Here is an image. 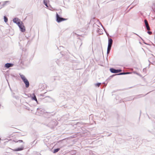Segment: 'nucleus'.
<instances>
[{"instance_id": "1a4fd4ad", "label": "nucleus", "mask_w": 155, "mask_h": 155, "mask_svg": "<svg viewBox=\"0 0 155 155\" xmlns=\"http://www.w3.org/2000/svg\"><path fill=\"white\" fill-rule=\"evenodd\" d=\"M29 58L23 57L22 58L21 62L23 63H29L30 60H29Z\"/></svg>"}, {"instance_id": "72a5a7b5", "label": "nucleus", "mask_w": 155, "mask_h": 155, "mask_svg": "<svg viewBox=\"0 0 155 155\" xmlns=\"http://www.w3.org/2000/svg\"><path fill=\"white\" fill-rule=\"evenodd\" d=\"M138 75L140 76H141V75L140 74H138Z\"/></svg>"}, {"instance_id": "7c9ffc66", "label": "nucleus", "mask_w": 155, "mask_h": 155, "mask_svg": "<svg viewBox=\"0 0 155 155\" xmlns=\"http://www.w3.org/2000/svg\"><path fill=\"white\" fill-rule=\"evenodd\" d=\"M132 72V73H133L134 74H136V73H137V72H136V71H134Z\"/></svg>"}, {"instance_id": "58836bf2", "label": "nucleus", "mask_w": 155, "mask_h": 155, "mask_svg": "<svg viewBox=\"0 0 155 155\" xmlns=\"http://www.w3.org/2000/svg\"><path fill=\"white\" fill-rule=\"evenodd\" d=\"M137 0H135L134 1V2H137Z\"/></svg>"}, {"instance_id": "f03ea898", "label": "nucleus", "mask_w": 155, "mask_h": 155, "mask_svg": "<svg viewBox=\"0 0 155 155\" xmlns=\"http://www.w3.org/2000/svg\"><path fill=\"white\" fill-rule=\"evenodd\" d=\"M19 75L21 79L25 84L26 87L27 88L29 86V83L28 79L24 75L21 74H19Z\"/></svg>"}, {"instance_id": "ea45409f", "label": "nucleus", "mask_w": 155, "mask_h": 155, "mask_svg": "<svg viewBox=\"0 0 155 155\" xmlns=\"http://www.w3.org/2000/svg\"><path fill=\"white\" fill-rule=\"evenodd\" d=\"M145 70H146V69H145V68H144V69H143V71H145Z\"/></svg>"}, {"instance_id": "a878e982", "label": "nucleus", "mask_w": 155, "mask_h": 155, "mask_svg": "<svg viewBox=\"0 0 155 155\" xmlns=\"http://www.w3.org/2000/svg\"><path fill=\"white\" fill-rule=\"evenodd\" d=\"M152 8H153L155 9V2L153 4Z\"/></svg>"}, {"instance_id": "2f4dec72", "label": "nucleus", "mask_w": 155, "mask_h": 155, "mask_svg": "<svg viewBox=\"0 0 155 155\" xmlns=\"http://www.w3.org/2000/svg\"><path fill=\"white\" fill-rule=\"evenodd\" d=\"M35 142V140L33 142H32L31 143V145H32L33 143Z\"/></svg>"}, {"instance_id": "b1692460", "label": "nucleus", "mask_w": 155, "mask_h": 155, "mask_svg": "<svg viewBox=\"0 0 155 155\" xmlns=\"http://www.w3.org/2000/svg\"><path fill=\"white\" fill-rule=\"evenodd\" d=\"M102 27L103 28V29H104V31H105V32H106V33L107 35V36H109V34L108 33V32L105 29H104V28L102 26Z\"/></svg>"}, {"instance_id": "c756f323", "label": "nucleus", "mask_w": 155, "mask_h": 155, "mask_svg": "<svg viewBox=\"0 0 155 155\" xmlns=\"http://www.w3.org/2000/svg\"><path fill=\"white\" fill-rule=\"evenodd\" d=\"M8 1H5L4 2V3L3 4V5H5V4H6V3L7 2H8Z\"/></svg>"}, {"instance_id": "393cba45", "label": "nucleus", "mask_w": 155, "mask_h": 155, "mask_svg": "<svg viewBox=\"0 0 155 155\" xmlns=\"http://www.w3.org/2000/svg\"><path fill=\"white\" fill-rule=\"evenodd\" d=\"M13 97L15 98V99H19V97L18 96L13 95Z\"/></svg>"}, {"instance_id": "5701e85b", "label": "nucleus", "mask_w": 155, "mask_h": 155, "mask_svg": "<svg viewBox=\"0 0 155 155\" xmlns=\"http://www.w3.org/2000/svg\"><path fill=\"white\" fill-rule=\"evenodd\" d=\"M61 18V19H62V20H61V21L58 20V21L59 22H61L62 21L67 20V18Z\"/></svg>"}, {"instance_id": "ddd939ff", "label": "nucleus", "mask_w": 155, "mask_h": 155, "mask_svg": "<svg viewBox=\"0 0 155 155\" xmlns=\"http://www.w3.org/2000/svg\"><path fill=\"white\" fill-rule=\"evenodd\" d=\"M113 40L111 38H108V45L112 46L113 43Z\"/></svg>"}, {"instance_id": "4be33fe9", "label": "nucleus", "mask_w": 155, "mask_h": 155, "mask_svg": "<svg viewBox=\"0 0 155 155\" xmlns=\"http://www.w3.org/2000/svg\"><path fill=\"white\" fill-rule=\"evenodd\" d=\"M117 75H125V72H121L116 74Z\"/></svg>"}, {"instance_id": "aec40b11", "label": "nucleus", "mask_w": 155, "mask_h": 155, "mask_svg": "<svg viewBox=\"0 0 155 155\" xmlns=\"http://www.w3.org/2000/svg\"><path fill=\"white\" fill-rule=\"evenodd\" d=\"M101 83H96L95 84V86L96 87H99L100 86V85L101 84Z\"/></svg>"}, {"instance_id": "412c9836", "label": "nucleus", "mask_w": 155, "mask_h": 155, "mask_svg": "<svg viewBox=\"0 0 155 155\" xmlns=\"http://www.w3.org/2000/svg\"><path fill=\"white\" fill-rule=\"evenodd\" d=\"M56 63L59 66H60L61 65V64L60 63V61L59 60H57L56 61Z\"/></svg>"}, {"instance_id": "e433bc0d", "label": "nucleus", "mask_w": 155, "mask_h": 155, "mask_svg": "<svg viewBox=\"0 0 155 155\" xmlns=\"http://www.w3.org/2000/svg\"><path fill=\"white\" fill-rule=\"evenodd\" d=\"M138 74H139V73H137H137H136V74H137V75H138Z\"/></svg>"}, {"instance_id": "c85d7f7f", "label": "nucleus", "mask_w": 155, "mask_h": 155, "mask_svg": "<svg viewBox=\"0 0 155 155\" xmlns=\"http://www.w3.org/2000/svg\"><path fill=\"white\" fill-rule=\"evenodd\" d=\"M18 142H19V143H24V142H23V141L22 140H19Z\"/></svg>"}, {"instance_id": "37998d69", "label": "nucleus", "mask_w": 155, "mask_h": 155, "mask_svg": "<svg viewBox=\"0 0 155 155\" xmlns=\"http://www.w3.org/2000/svg\"><path fill=\"white\" fill-rule=\"evenodd\" d=\"M39 155H41V154L40 153H39Z\"/></svg>"}, {"instance_id": "f3484780", "label": "nucleus", "mask_w": 155, "mask_h": 155, "mask_svg": "<svg viewBox=\"0 0 155 155\" xmlns=\"http://www.w3.org/2000/svg\"><path fill=\"white\" fill-rule=\"evenodd\" d=\"M43 2L45 6L46 7L48 6L47 4V0H43Z\"/></svg>"}, {"instance_id": "f257e3e1", "label": "nucleus", "mask_w": 155, "mask_h": 155, "mask_svg": "<svg viewBox=\"0 0 155 155\" xmlns=\"http://www.w3.org/2000/svg\"><path fill=\"white\" fill-rule=\"evenodd\" d=\"M46 126L51 128H52L54 126L57 125V121L55 120H52V118L49 117L47 119Z\"/></svg>"}, {"instance_id": "4c0bfd02", "label": "nucleus", "mask_w": 155, "mask_h": 155, "mask_svg": "<svg viewBox=\"0 0 155 155\" xmlns=\"http://www.w3.org/2000/svg\"><path fill=\"white\" fill-rule=\"evenodd\" d=\"M141 95H143V94L139 95H138V96H141Z\"/></svg>"}, {"instance_id": "a211bd4d", "label": "nucleus", "mask_w": 155, "mask_h": 155, "mask_svg": "<svg viewBox=\"0 0 155 155\" xmlns=\"http://www.w3.org/2000/svg\"><path fill=\"white\" fill-rule=\"evenodd\" d=\"M4 21L6 23L8 21V18L6 17V16H4Z\"/></svg>"}, {"instance_id": "f8f14e48", "label": "nucleus", "mask_w": 155, "mask_h": 155, "mask_svg": "<svg viewBox=\"0 0 155 155\" xmlns=\"http://www.w3.org/2000/svg\"><path fill=\"white\" fill-rule=\"evenodd\" d=\"M111 46H110L108 45L107 48V57L108 54H109L110 50L111 49Z\"/></svg>"}, {"instance_id": "6e6552de", "label": "nucleus", "mask_w": 155, "mask_h": 155, "mask_svg": "<svg viewBox=\"0 0 155 155\" xmlns=\"http://www.w3.org/2000/svg\"><path fill=\"white\" fill-rule=\"evenodd\" d=\"M30 97L31 98V99L32 100H34L37 103H38V100H37V99L36 98V96L35 94L34 93L32 94H30Z\"/></svg>"}, {"instance_id": "423d86ee", "label": "nucleus", "mask_w": 155, "mask_h": 155, "mask_svg": "<svg viewBox=\"0 0 155 155\" xmlns=\"http://www.w3.org/2000/svg\"><path fill=\"white\" fill-rule=\"evenodd\" d=\"M24 149V145H22L21 147H18L14 149L13 150V151H20L23 150Z\"/></svg>"}, {"instance_id": "473e14b6", "label": "nucleus", "mask_w": 155, "mask_h": 155, "mask_svg": "<svg viewBox=\"0 0 155 155\" xmlns=\"http://www.w3.org/2000/svg\"><path fill=\"white\" fill-rule=\"evenodd\" d=\"M149 131V132L151 133L152 134H154V132H151L150 131Z\"/></svg>"}, {"instance_id": "79ce46f5", "label": "nucleus", "mask_w": 155, "mask_h": 155, "mask_svg": "<svg viewBox=\"0 0 155 155\" xmlns=\"http://www.w3.org/2000/svg\"><path fill=\"white\" fill-rule=\"evenodd\" d=\"M152 44L153 45H154V44L153 43H152Z\"/></svg>"}, {"instance_id": "a19ab883", "label": "nucleus", "mask_w": 155, "mask_h": 155, "mask_svg": "<svg viewBox=\"0 0 155 155\" xmlns=\"http://www.w3.org/2000/svg\"><path fill=\"white\" fill-rule=\"evenodd\" d=\"M27 109H28V110H29V109L28 108H26Z\"/></svg>"}, {"instance_id": "4468645a", "label": "nucleus", "mask_w": 155, "mask_h": 155, "mask_svg": "<svg viewBox=\"0 0 155 155\" xmlns=\"http://www.w3.org/2000/svg\"><path fill=\"white\" fill-rule=\"evenodd\" d=\"M134 34L137 35L138 36H139L141 39L143 41V43L144 44L147 45H150L149 44L145 42V41H144V40L143 39V38L141 37H140V36H139L138 35H137V34L135 33H134Z\"/></svg>"}, {"instance_id": "cd10ccee", "label": "nucleus", "mask_w": 155, "mask_h": 155, "mask_svg": "<svg viewBox=\"0 0 155 155\" xmlns=\"http://www.w3.org/2000/svg\"><path fill=\"white\" fill-rule=\"evenodd\" d=\"M147 33L149 35H151L152 34V32L151 31H147Z\"/></svg>"}, {"instance_id": "39448f33", "label": "nucleus", "mask_w": 155, "mask_h": 155, "mask_svg": "<svg viewBox=\"0 0 155 155\" xmlns=\"http://www.w3.org/2000/svg\"><path fill=\"white\" fill-rule=\"evenodd\" d=\"M20 30L22 32H24L25 31V27L23 23L21 24V25L19 27Z\"/></svg>"}, {"instance_id": "20e7f679", "label": "nucleus", "mask_w": 155, "mask_h": 155, "mask_svg": "<svg viewBox=\"0 0 155 155\" xmlns=\"http://www.w3.org/2000/svg\"><path fill=\"white\" fill-rule=\"evenodd\" d=\"M37 110L36 114H37L39 115V114H43L44 113L43 110L41 108H37Z\"/></svg>"}, {"instance_id": "bb28decb", "label": "nucleus", "mask_w": 155, "mask_h": 155, "mask_svg": "<svg viewBox=\"0 0 155 155\" xmlns=\"http://www.w3.org/2000/svg\"><path fill=\"white\" fill-rule=\"evenodd\" d=\"M132 73V72H125V74H130Z\"/></svg>"}, {"instance_id": "9d476101", "label": "nucleus", "mask_w": 155, "mask_h": 155, "mask_svg": "<svg viewBox=\"0 0 155 155\" xmlns=\"http://www.w3.org/2000/svg\"><path fill=\"white\" fill-rule=\"evenodd\" d=\"M61 18H62L57 13H56V21L58 23H60L61 22H59L58 21V20L61 21L62 20L61 19Z\"/></svg>"}, {"instance_id": "6ab92c4d", "label": "nucleus", "mask_w": 155, "mask_h": 155, "mask_svg": "<svg viewBox=\"0 0 155 155\" xmlns=\"http://www.w3.org/2000/svg\"><path fill=\"white\" fill-rule=\"evenodd\" d=\"M23 23L20 21H19L18 22H17V23H16V24L19 27L21 25V24H22Z\"/></svg>"}, {"instance_id": "f704fd0d", "label": "nucleus", "mask_w": 155, "mask_h": 155, "mask_svg": "<svg viewBox=\"0 0 155 155\" xmlns=\"http://www.w3.org/2000/svg\"><path fill=\"white\" fill-rule=\"evenodd\" d=\"M138 75L140 76H141V75L140 74H138Z\"/></svg>"}, {"instance_id": "9b49d317", "label": "nucleus", "mask_w": 155, "mask_h": 155, "mask_svg": "<svg viewBox=\"0 0 155 155\" xmlns=\"http://www.w3.org/2000/svg\"><path fill=\"white\" fill-rule=\"evenodd\" d=\"M144 22L146 26V27L147 29L148 30H150V28L149 26V24L148 22L147 21L146 19H145L144 20Z\"/></svg>"}, {"instance_id": "2eb2a0df", "label": "nucleus", "mask_w": 155, "mask_h": 155, "mask_svg": "<svg viewBox=\"0 0 155 155\" xmlns=\"http://www.w3.org/2000/svg\"><path fill=\"white\" fill-rule=\"evenodd\" d=\"M19 19L18 18H13V22L14 23L16 24L17 23Z\"/></svg>"}, {"instance_id": "c9c22d12", "label": "nucleus", "mask_w": 155, "mask_h": 155, "mask_svg": "<svg viewBox=\"0 0 155 155\" xmlns=\"http://www.w3.org/2000/svg\"><path fill=\"white\" fill-rule=\"evenodd\" d=\"M116 75V74H115V75H112V76H111L112 77H113V76H115V75Z\"/></svg>"}, {"instance_id": "7ed1b4c3", "label": "nucleus", "mask_w": 155, "mask_h": 155, "mask_svg": "<svg viewBox=\"0 0 155 155\" xmlns=\"http://www.w3.org/2000/svg\"><path fill=\"white\" fill-rule=\"evenodd\" d=\"M110 71L111 73H117L122 71L121 69H116L113 68H110Z\"/></svg>"}, {"instance_id": "0eeeda50", "label": "nucleus", "mask_w": 155, "mask_h": 155, "mask_svg": "<svg viewBox=\"0 0 155 155\" xmlns=\"http://www.w3.org/2000/svg\"><path fill=\"white\" fill-rule=\"evenodd\" d=\"M14 64L12 63H7L4 65L5 68H8L10 67H12L13 66Z\"/></svg>"}, {"instance_id": "dca6fc26", "label": "nucleus", "mask_w": 155, "mask_h": 155, "mask_svg": "<svg viewBox=\"0 0 155 155\" xmlns=\"http://www.w3.org/2000/svg\"><path fill=\"white\" fill-rule=\"evenodd\" d=\"M60 150V148H57L56 149H55L53 150V153H56L58 152Z\"/></svg>"}]
</instances>
